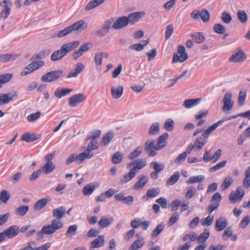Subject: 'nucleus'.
<instances>
[{
    "label": "nucleus",
    "instance_id": "35",
    "mask_svg": "<svg viewBox=\"0 0 250 250\" xmlns=\"http://www.w3.org/2000/svg\"><path fill=\"white\" fill-rule=\"evenodd\" d=\"M142 42L144 43H139L133 44L129 46V48L131 50H136L137 51H140L144 49L145 46H146L149 42L148 40L143 41Z\"/></svg>",
    "mask_w": 250,
    "mask_h": 250
},
{
    "label": "nucleus",
    "instance_id": "53",
    "mask_svg": "<svg viewBox=\"0 0 250 250\" xmlns=\"http://www.w3.org/2000/svg\"><path fill=\"white\" fill-rule=\"evenodd\" d=\"M150 166L153 167L154 171L160 172L164 168V165L162 163H158L156 161H153L150 163Z\"/></svg>",
    "mask_w": 250,
    "mask_h": 250
},
{
    "label": "nucleus",
    "instance_id": "13",
    "mask_svg": "<svg viewBox=\"0 0 250 250\" xmlns=\"http://www.w3.org/2000/svg\"><path fill=\"white\" fill-rule=\"evenodd\" d=\"M2 2L4 5H3V10L0 13V18L5 19L10 14L12 4L9 0H4Z\"/></svg>",
    "mask_w": 250,
    "mask_h": 250
},
{
    "label": "nucleus",
    "instance_id": "7",
    "mask_svg": "<svg viewBox=\"0 0 250 250\" xmlns=\"http://www.w3.org/2000/svg\"><path fill=\"white\" fill-rule=\"evenodd\" d=\"M63 223L60 219H54L52 220L51 224L45 225L47 229V232L51 235L53 234L56 230L61 229L63 227Z\"/></svg>",
    "mask_w": 250,
    "mask_h": 250
},
{
    "label": "nucleus",
    "instance_id": "12",
    "mask_svg": "<svg viewBox=\"0 0 250 250\" xmlns=\"http://www.w3.org/2000/svg\"><path fill=\"white\" fill-rule=\"evenodd\" d=\"M146 166V161L143 159L135 160L127 164V167L130 168L132 171H136L137 169H140Z\"/></svg>",
    "mask_w": 250,
    "mask_h": 250
},
{
    "label": "nucleus",
    "instance_id": "16",
    "mask_svg": "<svg viewBox=\"0 0 250 250\" xmlns=\"http://www.w3.org/2000/svg\"><path fill=\"white\" fill-rule=\"evenodd\" d=\"M223 120H219L216 123H214L211 126L208 127L206 130H204L202 133V136L208 140L209 134L219 125H221L224 122Z\"/></svg>",
    "mask_w": 250,
    "mask_h": 250
},
{
    "label": "nucleus",
    "instance_id": "31",
    "mask_svg": "<svg viewBox=\"0 0 250 250\" xmlns=\"http://www.w3.org/2000/svg\"><path fill=\"white\" fill-rule=\"evenodd\" d=\"M192 41L196 43H200L204 42L206 40L205 37L202 32H195L191 35Z\"/></svg>",
    "mask_w": 250,
    "mask_h": 250
},
{
    "label": "nucleus",
    "instance_id": "14",
    "mask_svg": "<svg viewBox=\"0 0 250 250\" xmlns=\"http://www.w3.org/2000/svg\"><path fill=\"white\" fill-rule=\"evenodd\" d=\"M128 24V21L126 16H122L116 20L112 28L116 30L120 29L126 27Z\"/></svg>",
    "mask_w": 250,
    "mask_h": 250
},
{
    "label": "nucleus",
    "instance_id": "22",
    "mask_svg": "<svg viewBox=\"0 0 250 250\" xmlns=\"http://www.w3.org/2000/svg\"><path fill=\"white\" fill-rule=\"evenodd\" d=\"M144 14L143 12H134L129 14L126 16L127 20L128 21V24H134L142 18V16Z\"/></svg>",
    "mask_w": 250,
    "mask_h": 250
},
{
    "label": "nucleus",
    "instance_id": "38",
    "mask_svg": "<svg viewBox=\"0 0 250 250\" xmlns=\"http://www.w3.org/2000/svg\"><path fill=\"white\" fill-rule=\"evenodd\" d=\"M136 175V172L135 171H132L131 169L130 170L129 172L125 175L123 177H122L120 181V183L121 184H125L129 181H130L131 179H132Z\"/></svg>",
    "mask_w": 250,
    "mask_h": 250
},
{
    "label": "nucleus",
    "instance_id": "58",
    "mask_svg": "<svg viewBox=\"0 0 250 250\" xmlns=\"http://www.w3.org/2000/svg\"><path fill=\"white\" fill-rule=\"evenodd\" d=\"M227 161V160H223L218 163H217L216 165L211 167L209 169V172H215L225 167Z\"/></svg>",
    "mask_w": 250,
    "mask_h": 250
},
{
    "label": "nucleus",
    "instance_id": "42",
    "mask_svg": "<svg viewBox=\"0 0 250 250\" xmlns=\"http://www.w3.org/2000/svg\"><path fill=\"white\" fill-rule=\"evenodd\" d=\"M72 33L71 30L69 26L65 28L62 30L60 31L58 33H54L53 36V38H62Z\"/></svg>",
    "mask_w": 250,
    "mask_h": 250
},
{
    "label": "nucleus",
    "instance_id": "11",
    "mask_svg": "<svg viewBox=\"0 0 250 250\" xmlns=\"http://www.w3.org/2000/svg\"><path fill=\"white\" fill-rule=\"evenodd\" d=\"M155 141L152 140L151 141L148 140L145 144L144 150L147 152V154L150 157H153L157 154L156 150L157 145L155 146Z\"/></svg>",
    "mask_w": 250,
    "mask_h": 250
},
{
    "label": "nucleus",
    "instance_id": "3",
    "mask_svg": "<svg viewBox=\"0 0 250 250\" xmlns=\"http://www.w3.org/2000/svg\"><path fill=\"white\" fill-rule=\"evenodd\" d=\"M44 64L43 61H38L37 62H32L29 64L21 72V75H27L30 73L38 69L40 67L43 66Z\"/></svg>",
    "mask_w": 250,
    "mask_h": 250
},
{
    "label": "nucleus",
    "instance_id": "17",
    "mask_svg": "<svg viewBox=\"0 0 250 250\" xmlns=\"http://www.w3.org/2000/svg\"><path fill=\"white\" fill-rule=\"evenodd\" d=\"M168 134L165 133L158 138L157 143V149H162L167 145V140L168 138Z\"/></svg>",
    "mask_w": 250,
    "mask_h": 250
},
{
    "label": "nucleus",
    "instance_id": "57",
    "mask_svg": "<svg viewBox=\"0 0 250 250\" xmlns=\"http://www.w3.org/2000/svg\"><path fill=\"white\" fill-rule=\"evenodd\" d=\"M93 155V153H89L86 151H84L76 156L77 161L83 162L86 158H91Z\"/></svg>",
    "mask_w": 250,
    "mask_h": 250
},
{
    "label": "nucleus",
    "instance_id": "40",
    "mask_svg": "<svg viewBox=\"0 0 250 250\" xmlns=\"http://www.w3.org/2000/svg\"><path fill=\"white\" fill-rule=\"evenodd\" d=\"M160 132L159 124L157 122L153 123L149 127L148 134L150 136H154Z\"/></svg>",
    "mask_w": 250,
    "mask_h": 250
},
{
    "label": "nucleus",
    "instance_id": "33",
    "mask_svg": "<svg viewBox=\"0 0 250 250\" xmlns=\"http://www.w3.org/2000/svg\"><path fill=\"white\" fill-rule=\"evenodd\" d=\"M114 137V133L112 131H109L106 133V134L103 137L101 144L103 146H105L107 145L112 139Z\"/></svg>",
    "mask_w": 250,
    "mask_h": 250
},
{
    "label": "nucleus",
    "instance_id": "45",
    "mask_svg": "<svg viewBox=\"0 0 250 250\" xmlns=\"http://www.w3.org/2000/svg\"><path fill=\"white\" fill-rule=\"evenodd\" d=\"M47 204V200L45 198L42 199L38 201L34 204V209L35 210H40L44 208Z\"/></svg>",
    "mask_w": 250,
    "mask_h": 250
},
{
    "label": "nucleus",
    "instance_id": "4",
    "mask_svg": "<svg viewBox=\"0 0 250 250\" xmlns=\"http://www.w3.org/2000/svg\"><path fill=\"white\" fill-rule=\"evenodd\" d=\"M178 53L180 54V56L176 53L173 54L172 59V62L173 63L178 62H183L188 59V54L185 52V48L183 45H180L178 46Z\"/></svg>",
    "mask_w": 250,
    "mask_h": 250
},
{
    "label": "nucleus",
    "instance_id": "64",
    "mask_svg": "<svg viewBox=\"0 0 250 250\" xmlns=\"http://www.w3.org/2000/svg\"><path fill=\"white\" fill-rule=\"evenodd\" d=\"M98 142L97 141H90L87 146L86 151L89 153H93L92 150L97 149L98 148Z\"/></svg>",
    "mask_w": 250,
    "mask_h": 250
},
{
    "label": "nucleus",
    "instance_id": "61",
    "mask_svg": "<svg viewBox=\"0 0 250 250\" xmlns=\"http://www.w3.org/2000/svg\"><path fill=\"white\" fill-rule=\"evenodd\" d=\"M213 30L215 32L219 34H223L226 31L225 27L223 25L219 23L214 24Z\"/></svg>",
    "mask_w": 250,
    "mask_h": 250
},
{
    "label": "nucleus",
    "instance_id": "50",
    "mask_svg": "<svg viewBox=\"0 0 250 250\" xmlns=\"http://www.w3.org/2000/svg\"><path fill=\"white\" fill-rule=\"evenodd\" d=\"M237 17L242 23H245L248 21V16L245 11L239 10L237 13Z\"/></svg>",
    "mask_w": 250,
    "mask_h": 250
},
{
    "label": "nucleus",
    "instance_id": "62",
    "mask_svg": "<svg viewBox=\"0 0 250 250\" xmlns=\"http://www.w3.org/2000/svg\"><path fill=\"white\" fill-rule=\"evenodd\" d=\"M10 193L5 190L1 191L0 193V200L4 203H6L10 198Z\"/></svg>",
    "mask_w": 250,
    "mask_h": 250
},
{
    "label": "nucleus",
    "instance_id": "36",
    "mask_svg": "<svg viewBox=\"0 0 250 250\" xmlns=\"http://www.w3.org/2000/svg\"><path fill=\"white\" fill-rule=\"evenodd\" d=\"M145 244L143 238H138L135 240L130 246L129 250H138L141 248Z\"/></svg>",
    "mask_w": 250,
    "mask_h": 250
},
{
    "label": "nucleus",
    "instance_id": "46",
    "mask_svg": "<svg viewBox=\"0 0 250 250\" xmlns=\"http://www.w3.org/2000/svg\"><path fill=\"white\" fill-rule=\"evenodd\" d=\"M95 186L91 184L86 185L83 188V193L85 196L91 195L95 189Z\"/></svg>",
    "mask_w": 250,
    "mask_h": 250
},
{
    "label": "nucleus",
    "instance_id": "26",
    "mask_svg": "<svg viewBox=\"0 0 250 250\" xmlns=\"http://www.w3.org/2000/svg\"><path fill=\"white\" fill-rule=\"evenodd\" d=\"M148 181L147 178L145 175H141L139 177L138 181L134 186L135 189H142Z\"/></svg>",
    "mask_w": 250,
    "mask_h": 250
},
{
    "label": "nucleus",
    "instance_id": "2",
    "mask_svg": "<svg viewBox=\"0 0 250 250\" xmlns=\"http://www.w3.org/2000/svg\"><path fill=\"white\" fill-rule=\"evenodd\" d=\"M62 70H55L47 72L43 75L41 80L42 82L51 83L59 79L62 75Z\"/></svg>",
    "mask_w": 250,
    "mask_h": 250
},
{
    "label": "nucleus",
    "instance_id": "37",
    "mask_svg": "<svg viewBox=\"0 0 250 250\" xmlns=\"http://www.w3.org/2000/svg\"><path fill=\"white\" fill-rule=\"evenodd\" d=\"M113 221L112 218H108L106 216H103L98 222L100 227L102 229L105 228L109 225Z\"/></svg>",
    "mask_w": 250,
    "mask_h": 250
},
{
    "label": "nucleus",
    "instance_id": "55",
    "mask_svg": "<svg viewBox=\"0 0 250 250\" xmlns=\"http://www.w3.org/2000/svg\"><path fill=\"white\" fill-rule=\"evenodd\" d=\"M12 77V74H5L0 75V88L2 87V84L9 82Z\"/></svg>",
    "mask_w": 250,
    "mask_h": 250
},
{
    "label": "nucleus",
    "instance_id": "34",
    "mask_svg": "<svg viewBox=\"0 0 250 250\" xmlns=\"http://www.w3.org/2000/svg\"><path fill=\"white\" fill-rule=\"evenodd\" d=\"M204 180V176L200 175L190 177L186 183L187 185H190L196 183H202Z\"/></svg>",
    "mask_w": 250,
    "mask_h": 250
},
{
    "label": "nucleus",
    "instance_id": "24",
    "mask_svg": "<svg viewBox=\"0 0 250 250\" xmlns=\"http://www.w3.org/2000/svg\"><path fill=\"white\" fill-rule=\"evenodd\" d=\"M228 223L224 217H221L216 221L215 229L218 231L223 230L228 225Z\"/></svg>",
    "mask_w": 250,
    "mask_h": 250
},
{
    "label": "nucleus",
    "instance_id": "54",
    "mask_svg": "<svg viewBox=\"0 0 250 250\" xmlns=\"http://www.w3.org/2000/svg\"><path fill=\"white\" fill-rule=\"evenodd\" d=\"M246 95V90H244L239 91L238 98V104L239 106H242L244 104Z\"/></svg>",
    "mask_w": 250,
    "mask_h": 250
},
{
    "label": "nucleus",
    "instance_id": "51",
    "mask_svg": "<svg viewBox=\"0 0 250 250\" xmlns=\"http://www.w3.org/2000/svg\"><path fill=\"white\" fill-rule=\"evenodd\" d=\"M165 228L164 224L161 223L157 226L156 228L153 230L151 234L152 238H155L158 236L163 230Z\"/></svg>",
    "mask_w": 250,
    "mask_h": 250
},
{
    "label": "nucleus",
    "instance_id": "49",
    "mask_svg": "<svg viewBox=\"0 0 250 250\" xmlns=\"http://www.w3.org/2000/svg\"><path fill=\"white\" fill-rule=\"evenodd\" d=\"M123 154L119 152H116L113 155L112 158V162L114 164H120L123 160Z\"/></svg>",
    "mask_w": 250,
    "mask_h": 250
},
{
    "label": "nucleus",
    "instance_id": "60",
    "mask_svg": "<svg viewBox=\"0 0 250 250\" xmlns=\"http://www.w3.org/2000/svg\"><path fill=\"white\" fill-rule=\"evenodd\" d=\"M78 226L77 225H73L69 226L66 232V235L71 237L75 235L77 233Z\"/></svg>",
    "mask_w": 250,
    "mask_h": 250
},
{
    "label": "nucleus",
    "instance_id": "15",
    "mask_svg": "<svg viewBox=\"0 0 250 250\" xmlns=\"http://www.w3.org/2000/svg\"><path fill=\"white\" fill-rule=\"evenodd\" d=\"M87 26V23L83 20H79L71 26H69L72 32L76 31L78 32H82L86 28Z\"/></svg>",
    "mask_w": 250,
    "mask_h": 250
},
{
    "label": "nucleus",
    "instance_id": "28",
    "mask_svg": "<svg viewBox=\"0 0 250 250\" xmlns=\"http://www.w3.org/2000/svg\"><path fill=\"white\" fill-rule=\"evenodd\" d=\"M19 55L16 54H5L0 55V62H5L15 60Z\"/></svg>",
    "mask_w": 250,
    "mask_h": 250
},
{
    "label": "nucleus",
    "instance_id": "23",
    "mask_svg": "<svg viewBox=\"0 0 250 250\" xmlns=\"http://www.w3.org/2000/svg\"><path fill=\"white\" fill-rule=\"evenodd\" d=\"M111 93L113 98L115 99H119L123 93V87L122 85H119L118 87H111Z\"/></svg>",
    "mask_w": 250,
    "mask_h": 250
},
{
    "label": "nucleus",
    "instance_id": "10",
    "mask_svg": "<svg viewBox=\"0 0 250 250\" xmlns=\"http://www.w3.org/2000/svg\"><path fill=\"white\" fill-rule=\"evenodd\" d=\"M20 232V228L17 225H13L4 230L2 233L3 234L4 240L7 237L9 239L13 238L17 236Z\"/></svg>",
    "mask_w": 250,
    "mask_h": 250
},
{
    "label": "nucleus",
    "instance_id": "1",
    "mask_svg": "<svg viewBox=\"0 0 250 250\" xmlns=\"http://www.w3.org/2000/svg\"><path fill=\"white\" fill-rule=\"evenodd\" d=\"M80 44L78 41L68 42L63 44L61 48L53 53L50 57L52 61H57L62 59L68 53L76 48Z\"/></svg>",
    "mask_w": 250,
    "mask_h": 250
},
{
    "label": "nucleus",
    "instance_id": "44",
    "mask_svg": "<svg viewBox=\"0 0 250 250\" xmlns=\"http://www.w3.org/2000/svg\"><path fill=\"white\" fill-rule=\"evenodd\" d=\"M142 151L143 147L142 146L137 147L133 151L128 155V158L131 160L136 159L142 153Z\"/></svg>",
    "mask_w": 250,
    "mask_h": 250
},
{
    "label": "nucleus",
    "instance_id": "47",
    "mask_svg": "<svg viewBox=\"0 0 250 250\" xmlns=\"http://www.w3.org/2000/svg\"><path fill=\"white\" fill-rule=\"evenodd\" d=\"M101 135V131L100 130H96L91 131L87 136L86 141L90 140L91 141H97L96 139L99 138Z\"/></svg>",
    "mask_w": 250,
    "mask_h": 250
},
{
    "label": "nucleus",
    "instance_id": "41",
    "mask_svg": "<svg viewBox=\"0 0 250 250\" xmlns=\"http://www.w3.org/2000/svg\"><path fill=\"white\" fill-rule=\"evenodd\" d=\"M28 206H21L15 210V213L19 216H23L29 210Z\"/></svg>",
    "mask_w": 250,
    "mask_h": 250
},
{
    "label": "nucleus",
    "instance_id": "56",
    "mask_svg": "<svg viewBox=\"0 0 250 250\" xmlns=\"http://www.w3.org/2000/svg\"><path fill=\"white\" fill-rule=\"evenodd\" d=\"M50 53L49 50H43L37 55L33 56L30 60L31 62H34L37 59L43 58L44 56H47Z\"/></svg>",
    "mask_w": 250,
    "mask_h": 250
},
{
    "label": "nucleus",
    "instance_id": "5",
    "mask_svg": "<svg viewBox=\"0 0 250 250\" xmlns=\"http://www.w3.org/2000/svg\"><path fill=\"white\" fill-rule=\"evenodd\" d=\"M247 56L242 50V49L241 47H238L237 50L233 52L229 57V60L230 62H244Z\"/></svg>",
    "mask_w": 250,
    "mask_h": 250
},
{
    "label": "nucleus",
    "instance_id": "39",
    "mask_svg": "<svg viewBox=\"0 0 250 250\" xmlns=\"http://www.w3.org/2000/svg\"><path fill=\"white\" fill-rule=\"evenodd\" d=\"M105 0H92L89 2L85 7L86 11H89L104 2Z\"/></svg>",
    "mask_w": 250,
    "mask_h": 250
},
{
    "label": "nucleus",
    "instance_id": "20",
    "mask_svg": "<svg viewBox=\"0 0 250 250\" xmlns=\"http://www.w3.org/2000/svg\"><path fill=\"white\" fill-rule=\"evenodd\" d=\"M105 238L103 235H100L94 239L90 244V248H98L104 245Z\"/></svg>",
    "mask_w": 250,
    "mask_h": 250
},
{
    "label": "nucleus",
    "instance_id": "8",
    "mask_svg": "<svg viewBox=\"0 0 250 250\" xmlns=\"http://www.w3.org/2000/svg\"><path fill=\"white\" fill-rule=\"evenodd\" d=\"M86 99V97L83 93H78L73 95L68 99L69 105L74 107Z\"/></svg>",
    "mask_w": 250,
    "mask_h": 250
},
{
    "label": "nucleus",
    "instance_id": "27",
    "mask_svg": "<svg viewBox=\"0 0 250 250\" xmlns=\"http://www.w3.org/2000/svg\"><path fill=\"white\" fill-rule=\"evenodd\" d=\"M41 136L40 135H36L35 134H30L29 133H25L21 137L22 141L26 142H32L39 139Z\"/></svg>",
    "mask_w": 250,
    "mask_h": 250
},
{
    "label": "nucleus",
    "instance_id": "6",
    "mask_svg": "<svg viewBox=\"0 0 250 250\" xmlns=\"http://www.w3.org/2000/svg\"><path fill=\"white\" fill-rule=\"evenodd\" d=\"M232 94L230 91H227L223 99V106L222 110L224 112H227L230 110L233 107L234 102L232 101Z\"/></svg>",
    "mask_w": 250,
    "mask_h": 250
},
{
    "label": "nucleus",
    "instance_id": "63",
    "mask_svg": "<svg viewBox=\"0 0 250 250\" xmlns=\"http://www.w3.org/2000/svg\"><path fill=\"white\" fill-rule=\"evenodd\" d=\"M200 18L204 22H208L209 20V13L205 9H202L200 12Z\"/></svg>",
    "mask_w": 250,
    "mask_h": 250
},
{
    "label": "nucleus",
    "instance_id": "9",
    "mask_svg": "<svg viewBox=\"0 0 250 250\" xmlns=\"http://www.w3.org/2000/svg\"><path fill=\"white\" fill-rule=\"evenodd\" d=\"M244 190L241 187H238L235 192H231L229 196V199L231 203L240 201L244 195Z\"/></svg>",
    "mask_w": 250,
    "mask_h": 250
},
{
    "label": "nucleus",
    "instance_id": "25",
    "mask_svg": "<svg viewBox=\"0 0 250 250\" xmlns=\"http://www.w3.org/2000/svg\"><path fill=\"white\" fill-rule=\"evenodd\" d=\"M208 140L202 135L198 137L195 140L193 145L196 149H201L204 145L208 142Z\"/></svg>",
    "mask_w": 250,
    "mask_h": 250
},
{
    "label": "nucleus",
    "instance_id": "21",
    "mask_svg": "<svg viewBox=\"0 0 250 250\" xmlns=\"http://www.w3.org/2000/svg\"><path fill=\"white\" fill-rule=\"evenodd\" d=\"M160 190L158 188H152L147 190L146 195L142 197L143 201H147L149 198H153L160 193Z\"/></svg>",
    "mask_w": 250,
    "mask_h": 250
},
{
    "label": "nucleus",
    "instance_id": "59",
    "mask_svg": "<svg viewBox=\"0 0 250 250\" xmlns=\"http://www.w3.org/2000/svg\"><path fill=\"white\" fill-rule=\"evenodd\" d=\"M179 214L178 212L175 211L171 215L170 218L168 223L167 226L168 227H171L179 219Z\"/></svg>",
    "mask_w": 250,
    "mask_h": 250
},
{
    "label": "nucleus",
    "instance_id": "30",
    "mask_svg": "<svg viewBox=\"0 0 250 250\" xmlns=\"http://www.w3.org/2000/svg\"><path fill=\"white\" fill-rule=\"evenodd\" d=\"M200 99H190L184 101L183 105L186 108L189 109L197 105L200 102Z\"/></svg>",
    "mask_w": 250,
    "mask_h": 250
},
{
    "label": "nucleus",
    "instance_id": "29",
    "mask_svg": "<svg viewBox=\"0 0 250 250\" xmlns=\"http://www.w3.org/2000/svg\"><path fill=\"white\" fill-rule=\"evenodd\" d=\"M180 178L179 171L175 172L166 181L167 186H172L176 183Z\"/></svg>",
    "mask_w": 250,
    "mask_h": 250
},
{
    "label": "nucleus",
    "instance_id": "52",
    "mask_svg": "<svg viewBox=\"0 0 250 250\" xmlns=\"http://www.w3.org/2000/svg\"><path fill=\"white\" fill-rule=\"evenodd\" d=\"M233 180L231 177H227L223 181L221 186L222 190H225L232 184Z\"/></svg>",
    "mask_w": 250,
    "mask_h": 250
},
{
    "label": "nucleus",
    "instance_id": "43",
    "mask_svg": "<svg viewBox=\"0 0 250 250\" xmlns=\"http://www.w3.org/2000/svg\"><path fill=\"white\" fill-rule=\"evenodd\" d=\"M55 168V166L52 162H47L42 167L44 173L47 174L52 172Z\"/></svg>",
    "mask_w": 250,
    "mask_h": 250
},
{
    "label": "nucleus",
    "instance_id": "18",
    "mask_svg": "<svg viewBox=\"0 0 250 250\" xmlns=\"http://www.w3.org/2000/svg\"><path fill=\"white\" fill-rule=\"evenodd\" d=\"M73 91L72 88H57L54 92V95L58 99H61L62 97L67 96L70 94Z\"/></svg>",
    "mask_w": 250,
    "mask_h": 250
},
{
    "label": "nucleus",
    "instance_id": "32",
    "mask_svg": "<svg viewBox=\"0 0 250 250\" xmlns=\"http://www.w3.org/2000/svg\"><path fill=\"white\" fill-rule=\"evenodd\" d=\"M13 100V96L10 93L0 94V105L6 104Z\"/></svg>",
    "mask_w": 250,
    "mask_h": 250
},
{
    "label": "nucleus",
    "instance_id": "48",
    "mask_svg": "<svg viewBox=\"0 0 250 250\" xmlns=\"http://www.w3.org/2000/svg\"><path fill=\"white\" fill-rule=\"evenodd\" d=\"M245 177L243 180V185L246 188L250 187V166L248 167L245 171Z\"/></svg>",
    "mask_w": 250,
    "mask_h": 250
},
{
    "label": "nucleus",
    "instance_id": "19",
    "mask_svg": "<svg viewBox=\"0 0 250 250\" xmlns=\"http://www.w3.org/2000/svg\"><path fill=\"white\" fill-rule=\"evenodd\" d=\"M66 211V208L64 206H61L58 208H56L52 210V216L56 218L55 219H61L63 216Z\"/></svg>",
    "mask_w": 250,
    "mask_h": 250
}]
</instances>
